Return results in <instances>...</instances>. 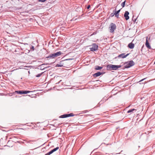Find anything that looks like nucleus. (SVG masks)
<instances>
[{
  "instance_id": "f257e3e1",
  "label": "nucleus",
  "mask_w": 155,
  "mask_h": 155,
  "mask_svg": "<svg viewBox=\"0 0 155 155\" xmlns=\"http://www.w3.org/2000/svg\"><path fill=\"white\" fill-rule=\"evenodd\" d=\"M121 67L120 65H117L110 64L107 66V70H116Z\"/></svg>"
},
{
  "instance_id": "f03ea898",
  "label": "nucleus",
  "mask_w": 155,
  "mask_h": 155,
  "mask_svg": "<svg viewBox=\"0 0 155 155\" xmlns=\"http://www.w3.org/2000/svg\"><path fill=\"white\" fill-rule=\"evenodd\" d=\"M109 28L110 29V32L111 33H113L114 30L116 28V25L113 23H111L110 25Z\"/></svg>"
},
{
  "instance_id": "7ed1b4c3",
  "label": "nucleus",
  "mask_w": 155,
  "mask_h": 155,
  "mask_svg": "<svg viewBox=\"0 0 155 155\" xmlns=\"http://www.w3.org/2000/svg\"><path fill=\"white\" fill-rule=\"evenodd\" d=\"M134 64V62L132 61H130L127 62V64L124 67L125 68H129Z\"/></svg>"
},
{
  "instance_id": "20e7f679",
  "label": "nucleus",
  "mask_w": 155,
  "mask_h": 155,
  "mask_svg": "<svg viewBox=\"0 0 155 155\" xmlns=\"http://www.w3.org/2000/svg\"><path fill=\"white\" fill-rule=\"evenodd\" d=\"M129 54H125V53H122L119 55L117 57H116L115 58H126L128 55H129Z\"/></svg>"
},
{
  "instance_id": "39448f33",
  "label": "nucleus",
  "mask_w": 155,
  "mask_h": 155,
  "mask_svg": "<svg viewBox=\"0 0 155 155\" xmlns=\"http://www.w3.org/2000/svg\"><path fill=\"white\" fill-rule=\"evenodd\" d=\"M98 48V46L96 44H93L92 47L90 48L91 50L92 51H95Z\"/></svg>"
},
{
  "instance_id": "423d86ee",
  "label": "nucleus",
  "mask_w": 155,
  "mask_h": 155,
  "mask_svg": "<svg viewBox=\"0 0 155 155\" xmlns=\"http://www.w3.org/2000/svg\"><path fill=\"white\" fill-rule=\"evenodd\" d=\"M59 148L58 147H56V148L54 149H53L52 150L46 154L45 155H50V154L53 153L54 152L57 150L59 149Z\"/></svg>"
},
{
  "instance_id": "0eeeda50",
  "label": "nucleus",
  "mask_w": 155,
  "mask_h": 155,
  "mask_svg": "<svg viewBox=\"0 0 155 155\" xmlns=\"http://www.w3.org/2000/svg\"><path fill=\"white\" fill-rule=\"evenodd\" d=\"M129 13L127 11H126L124 14V17L126 20H128L129 18V17L128 16Z\"/></svg>"
},
{
  "instance_id": "6e6552de",
  "label": "nucleus",
  "mask_w": 155,
  "mask_h": 155,
  "mask_svg": "<svg viewBox=\"0 0 155 155\" xmlns=\"http://www.w3.org/2000/svg\"><path fill=\"white\" fill-rule=\"evenodd\" d=\"M62 54V53L59 51L56 53H53V54L54 55V58H55L61 55Z\"/></svg>"
},
{
  "instance_id": "1a4fd4ad",
  "label": "nucleus",
  "mask_w": 155,
  "mask_h": 155,
  "mask_svg": "<svg viewBox=\"0 0 155 155\" xmlns=\"http://www.w3.org/2000/svg\"><path fill=\"white\" fill-rule=\"evenodd\" d=\"M46 58L48 59L55 58L53 53L50 54L48 56L46 57Z\"/></svg>"
},
{
  "instance_id": "9d476101",
  "label": "nucleus",
  "mask_w": 155,
  "mask_h": 155,
  "mask_svg": "<svg viewBox=\"0 0 155 155\" xmlns=\"http://www.w3.org/2000/svg\"><path fill=\"white\" fill-rule=\"evenodd\" d=\"M145 45L149 49H151V47L150 45V44H149V43L148 42V40H147V37L146 42L145 43Z\"/></svg>"
},
{
  "instance_id": "9b49d317",
  "label": "nucleus",
  "mask_w": 155,
  "mask_h": 155,
  "mask_svg": "<svg viewBox=\"0 0 155 155\" xmlns=\"http://www.w3.org/2000/svg\"><path fill=\"white\" fill-rule=\"evenodd\" d=\"M102 74V73H101L100 72H97V73H96L94 74L93 75V77H97L100 76Z\"/></svg>"
},
{
  "instance_id": "f8f14e48",
  "label": "nucleus",
  "mask_w": 155,
  "mask_h": 155,
  "mask_svg": "<svg viewBox=\"0 0 155 155\" xmlns=\"http://www.w3.org/2000/svg\"><path fill=\"white\" fill-rule=\"evenodd\" d=\"M128 47L130 49H133L134 47V44L132 42H131L129 44Z\"/></svg>"
},
{
  "instance_id": "ddd939ff",
  "label": "nucleus",
  "mask_w": 155,
  "mask_h": 155,
  "mask_svg": "<svg viewBox=\"0 0 155 155\" xmlns=\"http://www.w3.org/2000/svg\"><path fill=\"white\" fill-rule=\"evenodd\" d=\"M65 60H64V61ZM64 61H60V63L59 64H57L56 65V67H61L63 66V62Z\"/></svg>"
},
{
  "instance_id": "4468645a",
  "label": "nucleus",
  "mask_w": 155,
  "mask_h": 155,
  "mask_svg": "<svg viewBox=\"0 0 155 155\" xmlns=\"http://www.w3.org/2000/svg\"><path fill=\"white\" fill-rule=\"evenodd\" d=\"M122 8H121L120 9H119V10H118L117 11L115 12V13L114 14H115V16L116 17H117V18H119V13L120 11V9Z\"/></svg>"
},
{
  "instance_id": "2eb2a0df",
  "label": "nucleus",
  "mask_w": 155,
  "mask_h": 155,
  "mask_svg": "<svg viewBox=\"0 0 155 155\" xmlns=\"http://www.w3.org/2000/svg\"><path fill=\"white\" fill-rule=\"evenodd\" d=\"M31 91H23L22 90V94H26L30 93Z\"/></svg>"
},
{
  "instance_id": "dca6fc26",
  "label": "nucleus",
  "mask_w": 155,
  "mask_h": 155,
  "mask_svg": "<svg viewBox=\"0 0 155 155\" xmlns=\"http://www.w3.org/2000/svg\"><path fill=\"white\" fill-rule=\"evenodd\" d=\"M68 117V114H65L63 115H62L60 116V118H64L66 117Z\"/></svg>"
},
{
  "instance_id": "f3484780",
  "label": "nucleus",
  "mask_w": 155,
  "mask_h": 155,
  "mask_svg": "<svg viewBox=\"0 0 155 155\" xmlns=\"http://www.w3.org/2000/svg\"><path fill=\"white\" fill-rule=\"evenodd\" d=\"M136 110L134 109H132L129 110L127 111V113H130L133 112L134 111Z\"/></svg>"
},
{
  "instance_id": "a211bd4d",
  "label": "nucleus",
  "mask_w": 155,
  "mask_h": 155,
  "mask_svg": "<svg viewBox=\"0 0 155 155\" xmlns=\"http://www.w3.org/2000/svg\"><path fill=\"white\" fill-rule=\"evenodd\" d=\"M102 68V67H100L98 66H95V69L97 70H98L101 69Z\"/></svg>"
},
{
  "instance_id": "6ab92c4d",
  "label": "nucleus",
  "mask_w": 155,
  "mask_h": 155,
  "mask_svg": "<svg viewBox=\"0 0 155 155\" xmlns=\"http://www.w3.org/2000/svg\"><path fill=\"white\" fill-rule=\"evenodd\" d=\"M15 92L18 94H22V90L15 91Z\"/></svg>"
},
{
  "instance_id": "aec40b11",
  "label": "nucleus",
  "mask_w": 155,
  "mask_h": 155,
  "mask_svg": "<svg viewBox=\"0 0 155 155\" xmlns=\"http://www.w3.org/2000/svg\"><path fill=\"white\" fill-rule=\"evenodd\" d=\"M126 2V1H125L124 2H122L121 4V5L122 6V8H123L124 7L125 4Z\"/></svg>"
},
{
  "instance_id": "412c9836",
  "label": "nucleus",
  "mask_w": 155,
  "mask_h": 155,
  "mask_svg": "<svg viewBox=\"0 0 155 155\" xmlns=\"http://www.w3.org/2000/svg\"><path fill=\"white\" fill-rule=\"evenodd\" d=\"M43 73H41L38 74L37 75H36V77H40L42 74Z\"/></svg>"
},
{
  "instance_id": "4be33fe9",
  "label": "nucleus",
  "mask_w": 155,
  "mask_h": 155,
  "mask_svg": "<svg viewBox=\"0 0 155 155\" xmlns=\"http://www.w3.org/2000/svg\"><path fill=\"white\" fill-rule=\"evenodd\" d=\"M68 114V117L73 116L74 115L73 113H70Z\"/></svg>"
},
{
  "instance_id": "5701e85b",
  "label": "nucleus",
  "mask_w": 155,
  "mask_h": 155,
  "mask_svg": "<svg viewBox=\"0 0 155 155\" xmlns=\"http://www.w3.org/2000/svg\"><path fill=\"white\" fill-rule=\"evenodd\" d=\"M46 0H38L39 2H45Z\"/></svg>"
},
{
  "instance_id": "b1692460",
  "label": "nucleus",
  "mask_w": 155,
  "mask_h": 155,
  "mask_svg": "<svg viewBox=\"0 0 155 155\" xmlns=\"http://www.w3.org/2000/svg\"><path fill=\"white\" fill-rule=\"evenodd\" d=\"M31 48L32 50V51H34V46H32Z\"/></svg>"
},
{
  "instance_id": "393cba45",
  "label": "nucleus",
  "mask_w": 155,
  "mask_h": 155,
  "mask_svg": "<svg viewBox=\"0 0 155 155\" xmlns=\"http://www.w3.org/2000/svg\"><path fill=\"white\" fill-rule=\"evenodd\" d=\"M146 78H143V79H142V80H140V81H139V82H141V81H143L144 80L146 79Z\"/></svg>"
},
{
  "instance_id": "a878e982",
  "label": "nucleus",
  "mask_w": 155,
  "mask_h": 155,
  "mask_svg": "<svg viewBox=\"0 0 155 155\" xmlns=\"http://www.w3.org/2000/svg\"><path fill=\"white\" fill-rule=\"evenodd\" d=\"M34 141H35L34 140H29V141H28L27 142L28 143H31V142H34Z\"/></svg>"
},
{
  "instance_id": "bb28decb",
  "label": "nucleus",
  "mask_w": 155,
  "mask_h": 155,
  "mask_svg": "<svg viewBox=\"0 0 155 155\" xmlns=\"http://www.w3.org/2000/svg\"><path fill=\"white\" fill-rule=\"evenodd\" d=\"M90 5H88L87 7V9H89L90 8Z\"/></svg>"
},
{
  "instance_id": "cd10ccee",
  "label": "nucleus",
  "mask_w": 155,
  "mask_h": 155,
  "mask_svg": "<svg viewBox=\"0 0 155 155\" xmlns=\"http://www.w3.org/2000/svg\"><path fill=\"white\" fill-rule=\"evenodd\" d=\"M96 34V33H94L92 34L91 35H94L95 34Z\"/></svg>"
},
{
  "instance_id": "c85d7f7f",
  "label": "nucleus",
  "mask_w": 155,
  "mask_h": 155,
  "mask_svg": "<svg viewBox=\"0 0 155 155\" xmlns=\"http://www.w3.org/2000/svg\"><path fill=\"white\" fill-rule=\"evenodd\" d=\"M111 15H111V16H114V14H111Z\"/></svg>"
},
{
  "instance_id": "c756f323",
  "label": "nucleus",
  "mask_w": 155,
  "mask_h": 155,
  "mask_svg": "<svg viewBox=\"0 0 155 155\" xmlns=\"http://www.w3.org/2000/svg\"><path fill=\"white\" fill-rule=\"evenodd\" d=\"M136 19H134V21L135 22L136 21Z\"/></svg>"
},
{
  "instance_id": "7c9ffc66",
  "label": "nucleus",
  "mask_w": 155,
  "mask_h": 155,
  "mask_svg": "<svg viewBox=\"0 0 155 155\" xmlns=\"http://www.w3.org/2000/svg\"><path fill=\"white\" fill-rule=\"evenodd\" d=\"M66 60H70V59H66Z\"/></svg>"
},
{
  "instance_id": "2f4dec72",
  "label": "nucleus",
  "mask_w": 155,
  "mask_h": 155,
  "mask_svg": "<svg viewBox=\"0 0 155 155\" xmlns=\"http://www.w3.org/2000/svg\"><path fill=\"white\" fill-rule=\"evenodd\" d=\"M26 44H28L27 43H25V45H26Z\"/></svg>"
}]
</instances>
